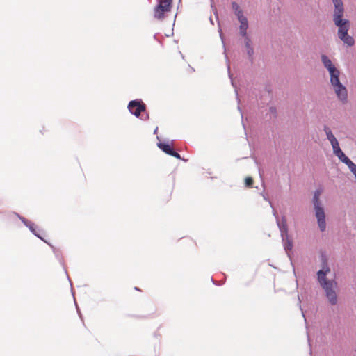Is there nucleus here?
<instances>
[{
  "label": "nucleus",
  "instance_id": "obj_22",
  "mask_svg": "<svg viewBox=\"0 0 356 356\" xmlns=\"http://www.w3.org/2000/svg\"><path fill=\"white\" fill-rule=\"evenodd\" d=\"M348 168L350 169L353 174L356 173V165L355 163L350 165V167H348Z\"/></svg>",
  "mask_w": 356,
  "mask_h": 356
},
{
  "label": "nucleus",
  "instance_id": "obj_15",
  "mask_svg": "<svg viewBox=\"0 0 356 356\" xmlns=\"http://www.w3.org/2000/svg\"><path fill=\"white\" fill-rule=\"evenodd\" d=\"M248 29V22L242 23L239 26V33L242 37H248L247 35V29Z\"/></svg>",
  "mask_w": 356,
  "mask_h": 356
},
{
  "label": "nucleus",
  "instance_id": "obj_1",
  "mask_svg": "<svg viewBox=\"0 0 356 356\" xmlns=\"http://www.w3.org/2000/svg\"><path fill=\"white\" fill-rule=\"evenodd\" d=\"M334 10L332 20L334 25L338 28V38L348 47H353L355 44L354 38L348 35L350 28V22L344 18V5L342 0H332Z\"/></svg>",
  "mask_w": 356,
  "mask_h": 356
},
{
  "label": "nucleus",
  "instance_id": "obj_31",
  "mask_svg": "<svg viewBox=\"0 0 356 356\" xmlns=\"http://www.w3.org/2000/svg\"><path fill=\"white\" fill-rule=\"evenodd\" d=\"M65 273H66V275H67V279H68L69 280H70V277L68 276L67 273V271H66V270H65ZM70 282H71V281H70ZM70 284H72V283H70Z\"/></svg>",
  "mask_w": 356,
  "mask_h": 356
},
{
  "label": "nucleus",
  "instance_id": "obj_36",
  "mask_svg": "<svg viewBox=\"0 0 356 356\" xmlns=\"http://www.w3.org/2000/svg\"><path fill=\"white\" fill-rule=\"evenodd\" d=\"M179 54H181V56L182 58H184V55L181 54V51H179Z\"/></svg>",
  "mask_w": 356,
  "mask_h": 356
},
{
  "label": "nucleus",
  "instance_id": "obj_14",
  "mask_svg": "<svg viewBox=\"0 0 356 356\" xmlns=\"http://www.w3.org/2000/svg\"><path fill=\"white\" fill-rule=\"evenodd\" d=\"M232 10H234V15L236 17L243 15V10L241 9L239 5L236 2L233 1L232 3Z\"/></svg>",
  "mask_w": 356,
  "mask_h": 356
},
{
  "label": "nucleus",
  "instance_id": "obj_35",
  "mask_svg": "<svg viewBox=\"0 0 356 356\" xmlns=\"http://www.w3.org/2000/svg\"><path fill=\"white\" fill-rule=\"evenodd\" d=\"M214 14L216 15V18H217V19H218V15H217L216 12H214Z\"/></svg>",
  "mask_w": 356,
  "mask_h": 356
},
{
  "label": "nucleus",
  "instance_id": "obj_37",
  "mask_svg": "<svg viewBox=\"0 0 356 356\" xmlns=\"http://www.w3.org/2000/svg\"><path fill=\"white\" fill-rule=\"evenodd\" d=\"M154 38L155 40H156V34H155V35H154Z\"/></svg>",
  "mask_w": 356,
  "mask_h": 356
},
{
  "label": "nucleus",
  "instance_id": "obj_16",
  "mask_svg": "<svg viewBox=\"0 0 356 356\" xmlns=\"http://www.w3.org/2000/svg\"><path fill=\"white\" fill-rule=\"evenodd\" d=\"M269 204H270L271 208L273 209V216H275V218L276 219L277 225L278 226V223H280V224L282 223V220H280L279 219L278 214H277L276 210L274 209L273 203L271 202H269Z\"/></svg>",
  "mask_w": 356,
  "mask_h": 356
},
{
  "label": "nucleus",
  "instance_id": "obj_25",
  "mask_svg": "<svg viewBox=\"0 0 356 356\" xmlns=\"http://www.w3.org/2000/svg\"><path fill=\"white\" fill-rule=\"evenodd\" d=\"M350 161V159L346 156L345 158H343V159L342 161H341L342 163H345L346 165V163H348L349 161Z\"/></svg>",
  "mask_w": 356,
  "mask_h": 356
},
{
  "label": "nucleus",
  "instance_id": "obj_8",
  "mask_svg": "<svg viewBox=\"0 0 356 356\" xmlns=\"http://www.w3.org/2000/svg\"><path fill=\"white\" fill-rule=\"evenodd\" d=\"M14 214L15 216H17L20 220L21 221L23 222V224L27 227L29 228V229L31 232V233L35 235L36 237H38V238H40V240H42V241H44V243H47V241L46 240H44L42 236L40 234L39 232H40V229L37 230V227L35 226V225L27 220L26 218H25L24 217L20 216L19 214H18L17 213H14Z\"/></svg>",
  "mask_w": 356,
  "mask_h": 356
},
{
  "label": "nucleus",
  "instance_id": "obj_38",
  "mask_svg": "<svg viewBox=\"0 0 356 356\" xmlns=\"http://www.w3.org/2000/svg\"><path fill=\"white\" fill-rule=\"evenodd\" d=\"M232 85L234 87H235V86H234V82H233V81H232Z\"/></svg>",
  "mask_w": 356,
  "mask_h": 356
},
{
  "label": "nucleus",
  "instance_id": "obj_12",
  "mask_svg": "<svg viewBox=\"0 0 356 356\" xmlns=\"http://www.w3.org/2000/svg\"><path fill=\"white\" fill-rule=\"evenodd\" d=\"M46 243L48 244L51 248L53 252L55 254L56 258L58 260V261L60 262L61 266L64 268L65 264H64V260H63V258L62 256L61 251L60 250L56 248L52 244H51L48 241Z\"/></svg>",
  "mask_w": 356,
  "mask_h": 356
},
{
  "label": "nucleus",
  "instance_id": "obj_40",
  "mask_svg": "<svg viewBox=\"0 0 356 356\" xmlns=\"http://www.w3.org/2000/svg\"><path fill=\"white\" fill-rule=\"evenodd\" d=\"M259 171V175L261 177V173L260 170Z\"/></svg>",
  "mask_w": 356,
  "mask_h": 356
},
{
  "label": "nucleus",
  "instance_id": "obj_6",
  "mask_svg": "<svg viewBox=\"0 0 356 356\" xmlns=\"http://www.w3.org/2000/svg\"><path fill=\"white\" fill-rule=\"evenodd\" d=\"M312 203L315 212V216L317 219V223L321 232L326 229L325 213L324 208L320 201L319 197L313 196Z\"/></svg>",
  "mask_w": 356,
  "mask_h": 356
},
{
  "label": "nucleus",
  "instance_id": "obj_2",
  "mask_svg": "<svg viewBox=\"0 0 356 356\" xmlns=\"http://www.w3.org/2000/svg\"><path fill=\"white\" fill-rule=\"evenodd\" d=\"M330 271L326 259L322 261V269L317 272V279L322 289L325 291L326 298L332 305H335L337 302V296L334 286L337 285L334 280H327V274Z\"/></svg>",
  "mask_w": 356,
  "mask_h": 356
},
{
  "label": "nucleus",
  "instance_id": "obj_13",
  "mask_svg": "<svg viewBox=\"0 0 356 356\" xmlns=\"http://www.w3.org/2000/svg\"><path fill=\"white\" fill-rule=\"evenodd\" d=\"M323 130L326 134L327 139L330 141V144L337 141L331 129L327 126L325 125Z\"/></svg>",
  "mask_w": 356,
  "mask_h": 356
},
{
  "label": "nucleus",
  "instance_id": "obj_17",
  "mask_svg": "<svg viewBox=\"0 0 356 356\" xmlns=\"http://www.w3.org/2000/svg\"><path fill=\"white\" fill-rule=\"evenodd\" d=\"M331 145L332 147L333 153L334 154H336L338 152L341 150V148H340L339 143L338 140L334 142V143H332Z\"/></svg>",
  "mask_w": 356,
  "mask_h": 356
},
{
  "label": "nucleus",
  "instance_id": "obj_5",
  "mask_svg": "<svg viewBox=\"0 0 356 356\" xmlns=\"http://www.w3.org/2000/svg\"><path fill=\"white\" fill-rule=\"evenodd\" d=\"M278 228L280 232L284 249L286 252L287 255L291 260V263L292 264L291 254L289 252L292 250L293 242L292 240L290 238V236L288 233V225L286 222V218L284 216L282 217V223H278Z\"/></svg>",
  "mask_w": 356,
  "mask_h": 356
},
{
  "label": "nucleus",
  "instance_id": "obj_4",
  "mask_svg": "<svg viewBox=\"0 0 356 356\" xmlns=\"http://www.w3.org/2000/svg\"><path fill=\"white\" fill-rule=\"evenodd\" d=\"M127 108L132 115L142 120L149 119V114L146 112V105L140 99L130 101Z\"/></svg>",
  "mask_w": 356,
  "mask_h": 356
},
{
  "label": "nucleus",
  "instance_id": "obj_29",
  "mask_svg": "<svg viewBox=\"0 0 356 356\" xmlns=\"http://www.w3.org/2000/svg\"><path fill=\"white\" fill-rule=\"evenodd\" d=\"M354 163L350 160L348 163H346V165L348 167H350V165L353 164Z\"/></svg>",
  "mask_w": 356,
  "mask_h": 356
},
{
  "label": "nucleus",
  "instance_id": "obj_26",
  "mask_svg": "<svg viewBox=\"0 0 356 356\" xmlns=\"http://www.w3.org/2000/svg\"><path fill=\"white\" fill-rule=\"evenodd\" d=\"M219 32H220V38H221L222 42V43H223V47H224V48H225V51H226V49H225V43H224V38H223L222 33V31H221V30H220V29L219 30Z\"/></svg>",
  "mask_w": 356,
  "mask_h": 356
},
{
  "label": "nucleus",
  "instance_id": "obj_10",
  "mask_svg": "<svg viewBox=\"0 0 356 356\" xmlns=\"http://www.w3.org/2000/svg\"><path fill=\"white\" fill-rule=\"evenodd\" d=\"M245 38V47L247 50V54L248 56L249 60L252 62L253 61V55H254V49L252 46V41L250 37H244Z\"/></svg>",
  "mask_w": 356,
  "mask_h": 356
},
{
  "label": "nucleus",
  "instance_id": "obj_24",
  "mask_svg": "<svg viewBox=\"0 0 356 356\" xmlns=\"http://www.w3.org/2000/svg\"><path fill=\"white\" fill-rule=\"evenodd\" d=\"M321 193V190H316L314 193V197H320V195Z\"/></svg>",
  "mask_w": 356,
  "mask_h": 356
},
{
  "label": "nucleus",
  "instance_id": "obj_7",
  "mask_svg": "<svg viewBox=\"0 0 356 356\" xmlns=\"http://www.w3.org/2000/svg\"><path fill=\"white\" fill-rule=\"evenodd\" d=\"M172 3V0H159L154 9V17L162 19L164 17V13L170 10Z\"/></svg>",
  "mask_w": 356,
  "mask_h": 356
},
{
  "label": "nucleus",
  "instance_id": "obj_20",
  "mask_svg": "<svg viewBox=\"0 0 356 356\" xmlns=\"http://www.w3.org/2000/svg\"><path fill=\"white\" fill-rule=\"evenodd\" d=\"M335 155L338 157V159L340 161H342L343 159V158H345L346 156V155L343 153V152L342 150H340L339 152H338Z\"/></svg>",
  "mask_w": 356,
  "mask_h": 356
},
{
  "label": "nucleus",
  "instance_id": "obj_41",
  "mask_svg": "<svg viewBox=\"0 0 356 356\" xmlns=\"http://www.w3.org/2000/svg\"><path fill=\"white\" fill-rule=\"evenodd\" d=\"M179 2H181V0H179Z\"/></svg>",
  "mask_w": 356,
  "mask_h": 356
},
{
  "label": "nucleus",
  "instance_id": "obj_34",
  "mask_svg": "<svg viewBox=\"0 0 356 356\" xmlns=\"http://www.w3.org/2000/svg\"><path fill=\"white\" fill-rule=\"evenodd\" d=\"M157 131H158V127H156V128L154 129V134H156Z\"/></svg>",
  "mask_w": 356,
  "mask_h": 356
},
{
  "label": "nucleus",
  "instance_id": "obj_11",
  "mask_svg": "<svg viewBox=\"0 0 356 356\" xmlns=\"http://www.w3.org/2000/svg\"><path fill=\"white\" fill-rule=\"evenodd\" d=\"M158 147L165 154L170 155L174 148L172 145L165 142H159L157 144Z\"/></svg>",
  "mask_w": 356,
  "mask_h": 356
},
{
  "label": "nucleus",
  "instance_id": "obj_39",
  "mask_svg": "<svg viewBox=\"0 0 356 356\" xmlns=\"http://www.w3.org/2000/svg\"><path fill=\"white\" fill-rule=\"evenodd\" d=\"M76 309H77V312H79V309H78V305H76Z\"/></svg>",
  "mask_w": 356,
  "mask_h": 356
},
{
  "label": "nucleus",
  "instance_id": "obj_18",
  "mask_svg": "<svg viewBox=\"0 0 356 356\" xmlns=\"http://www.w3.org/2000/svg\"><path fill=\"white\" fill-rule=\"evenodd\" d=\"M253 184V179L250 177H248L245 179V186L246 187H251Z\"/></svg>",
  "mask_w": 356,
  "mask_h": 356
},
{
  "label": "nucleus",
  "instance_id": "obj_21",
  "mask_svg": "<svg viewBox=\"0 0 356 356\" xmlns=\"http://www.w3.org/2000/svg\"><path fill=\"white\" fill-rule=\"evenodd\" d=\"M170 156H172L178 159H182L180 154L179 153H177L175 149L172 152V153Z\"/></svg>",
  "mask_w": 356,
  "mask_h": 356
},
{
  "label": "nucleus",
  "instance_id": "obj_33",
  "mask_svg": "<svg viewBox=\"0 0 356 356\" xmlns=\"http://www.w3.org/2000/svg\"><path fill=\"white\" fill-rule=\"evenodd\" d=\"M209 20H210V22H211L212 24H213V19H212L211 17H210Z\"/></svg>",
  "mask_w": 356,
  "mask_h": 356
},
{
  "label": "nucleus",
  "instance_id": "obj_23",
  "mask_svg": "<svg viewBox=\"0 0 356 356\" xmlns=\"http://www.w3.org/2000/svg\"><path fill=\"white\" fill-rule=\"evenodd\" d=\"M235 92H236V99L238 100V102L239 103V97H238V91H237L236 89H235ZM238 109L241 112V113H242L241 109V107H240L239 105L238 106ZM241 118H243V114H241Z\"/></svg>",
  "mask_w": 356,
  "mask_h": 356
},
{
  "label": "nucleus",
  "instance_id": "obj_27",
  "mask_svg": "<svg viewBox=\"0 0 356 356\" xmlns=\"http://www.w3.org/2000/svg\"><path fill=\"white\" fill-rule=\"evenodd\" d=\"M227 70H228V72H229V76L232 79V74L230 73V65L229 63L227 64Z\"/></svg>",
  "mask_w": 356,
  "mask_h": 356
},
{
  "label": "nucleus",
  "instance_id": "obj_28",
  "mask_svg": "<svg viewBox=\"0 0 356 356\" xmlns=\"http://www.w3.org/2000/svg\"><path fill=\"white\" fill-rule=\"evenodd\" d=\"M262 196H263V197H264V199L265 200L268 201V202H270V201L268 200V198L266 197V195L263 194V195H262Z\"/></svg>",
  "mask_w": 356,
  "mask_h": 356
},
{
  "label": "nucleus",
  "instance_id": "obj_32",
  "mask_svg": "<svg viewBox=\"0 0 356 356\" xmlns=\"http://www.w3.org/2000/svg\"><path fill=\"white\" fill-rule=\"evenodd\" d=\"M211 280L214 284L218 285V284H217V282L213 279H211Z\"/></svg>",
  "mask_w": 356,
  "mask_h": 356
},
{
  "label": "nucleus",
  "instance_id": "obj_3",
  "mask_svg": "<svg viewBox=\"0 0 356 356\" xmlns=\"http://www.w3.org/2000/svg\"><path fill=\"white\" fill-rule=\"evenodd\" d=\"M339 76V70L330 74V84L332 86L338 99L343 103H346L348 100V92L346 86L341 83Z\"/></svg>",
  "mask_w": 356,
  "mask_h": 356
},
{
  "label": "nucleus",
  "instance_id": "obj_30",
  "mask_svg": "<svg viewBox=\"0 0 356 356\" xmlns=\"http://www.w3.org/2000/svg\"><path fill=\"white\" fill-rule=\"evenodd\" d=\"M270 111H271V112H272V113H273V112H275V111H276V110H275V108L270 107Z\"/></svg>",
  "mask_w": 356,
  "mask_h": 356
},
{
  "label": "nucleus",
  "instance_id": "obj_9",
  "mask_svg": "<svg viewBox=\"0 0 356 356\" xmlns=\"http://www.w3.org/2000/svg\"><path fill=\"white\" fill-rule=\"evenodd\" d=\"M321 62L324 66V67L328 71L329 74L332 73L336 72L339 70L332 62L330 58L325 55L322 54L321 56Z\"/></svg>",
  "mask_w": 356,
  "mask_h": 356
},
{
  "label": "nucleus",
  "instance_id": "obj_19",
  "mask_svg": "<svg viewBox=\"0 0 356 356\" xmlns=\"http://www.w3.org/2000/svg\"><path fill=\"white\" fill-rule=\"evenodd\" d=\"M237 19L239 21L240 24H241L242 23L248 22L247 17L243 15L237 17Z\"/></svg>",
  "mask_w": 356,
  "mask_h": 356
}]
</instances>
